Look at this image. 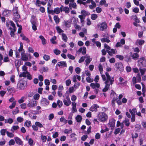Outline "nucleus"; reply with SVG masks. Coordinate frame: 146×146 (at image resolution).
Returning a JSON list of instances; mask_svg holds the SVG:
<instances>
[{
	"mask_svg": "<svg viewBox=\"0 0 146 146\" xmlns=\"http://www.w3.org/2000/svg\"><path fill=\"white\" fill-rule=\"evenodd\" d=\"M27 87V81L24 79L19 80L17 84V89L21 90H25Z\"/></svg>",
	"mask_w": 146,
	"mask_h": 146,
	"instance_id": "f257e3e1",
	"label": "nucleus"
},
{
	"mask_svg": "<svg viewBox=\"0 0 146 146\" xmlns=\"http://www.w3.org/2000/svg\"><path fill=\"white\" fill-rule=\"evenodd\" d=\"M97 117L98 120L100 122H105L108 118L107 114L104 112H100L97 115Z\"/></svg>",
	"mask_w": 146,
	"mask_h": 146,
	"instance_id": "f03ea898",
	"label": "nucleus"
},
{
	"mask_svg": "<svg viewBox=\"0 0 146 146\" xmlns=\"http://www.w3.org/2000/svg\"><path fill=\"white\" fill-rule=\"evenodd\" d=\"M63 7V6L61 5L60 8L57 7L54 8L53 10H50L49 7H48L47 8V12L48 14H51L52 15H54V14H58L61 12V9L62 7Z\"/></svg>",
	"mask_w": 146,
	"mask_h": 146,
	"instance_id": "7ed1b4c3",
	"label": "nucleus"
},
{
	"mask_svg": "<svg viewBox=\"0 0 146 146\" xmlns=\"http://www.w3.org/2000/svg\"><path fill=\"white\" fill-rule=\"evenodd\" d=\"M30 22L32 25V28L33 29L36 31L37 30V19L36 18V17L34 15H32L30 20Z\"/></svg>",
	"mask_w": 146,
	"mask_h": 146,
	"instance_id": "20e7f679",
	"label": "nucleus"
},
{
	"mask_svg": "<svg viewBox=\"0 0 146 146\" xmlns=\"http://www.w3.org/2000/svg\"><path fill=\"white\" fill-rule=\"evenodd\" d=\"M138 63L141 67L146 66V59L144 57L140 58L138 61Z\"/></svg>",
	"mask_w": 146,
	"mask_h": 146,
	"instance_id": "39448f33",
	"label": "nucleus"
},
{
	"mask_svg": "<svg viewBox=\"0 0 146 146\" xmlns=\"http://www.w3.org/2000/svg\"><path fill=\"white\" fill-rule=\"evenodd\" d=\"M40 103L42 106H46L49 104V102L46 98H43L41 100Z\"/></svg>",
	"mask_w": 146,
	"mask_h": 146,
	"instance_id": "423d86ee",
	"label": "nucleus"
},
{
	"mask_svg": "<svg viewBox=\"0 0 146 146\" xmlns=\"http://www.w3.org/2000/svg\"><path fill=\"white\" fill-rule=\"evenodd\" d=\"M115 120L113 118L110 120L109 123H108L109 126L111 127V129L113 130L115 126Z\"/></svg>",
	"mask_w": 146,
	"mask_h": 146,
	"instance_id": "0eeeda50",
	"label": "nucleus"
},
{
	"mask_svg": "<svg viewBox=\"0 0 146 146\" xmlns=\"http://www.w3.org/2000/svg\"><path fill=\"white\" fill-rule=\"evenodd\" d=\"M116 67L121 72H122L124 69L122 64L121 62L117 63L115 64Z\"/></svg>",
	"mask_w": 146,
	"mask_h": 146,
	"instance_id": "6e6552de",
	"label": "nucleus"
},
{
	"mask_svg": "<svg viewBox=\"0 0 146 146\" xmlns=\"http://www.w3.org/2000/svg\"><path fill=\"white\" fill-rule=\"evenodd\" d=\"M58 66L60 67H66L67 64L65 61H60L58 62L56 66V68H57V66Z\"/></svg>",
	"mask_w": 146,
	"mask_h": 146,
	"instance_id": "1a4fd4ad",
	"label": "nucleus"
},
{
	"mask_svg": "<svg viewBox=\"0 0 146 146\" xmlns=\"http://www.w3.org/2000/svg\"><path fill=\"white\" fill-rule=\"evenodd\" d=\"M24 52L25 51L23 52H21V58L19 59L20 61L21 60L24 61H27L28 60V56Z\"/></svg>",
	"mask_w": 146,
	"mask_h": 146,
	"instance_id": "9d476101",
	"label": "nucleus"
},
{
	"mask_svg": "<svg viewBox=\"0 0 146 146\" xmlns=\"http://www.w3.org/2000/svg\"><path fill=\"white\" fill-rule=\"evenodd\" d=\"M99 107V106L97 104H94L90 108L89 110L92 112H96L98 111L97 109Z\"/></svg>",
	"mask_w": 146,
	"mask_h": 146,
	"instance_id": "9b49d317",
	"label": "nucleus"
},
{
	"mask_svg": "<svg viewBox=\"0 0 146 146\" xmlns=\"http://www.w3.org/2000/svg\"><path fill=\"white\" fill-rule=\"evenodd\" d=\"M13 11V14L15 17L17 19H19L20 17V15L18 13L17 8V7H15V8H14Z\"/></svg>",
	"mask_w": 146,
	"mask_h": 146,
	"instance_id": "f8f14e48",
	"label": "nucleus"
},
{
	"mask_svg": "<svg viewBox=\"0 0 146 146\" xmlns=\"http://www.w3.org/2000/svg\"><path fill=\"white\" fill-rule=\"evenodd\" d=\"M15 141L17 144L21 145H23V143L21 139L18 137H15Z\"/></svg>",
	"mask_w": 146,
	"mask_h": 146,
	"instance_id": "ddd939ff",
	"label": "nucleus"
},
{
	"mask_svg": "<svg viewBox=\"0 0 146 146\" xmlns=\"http://www.w3.org/2000/svg\"><path fill=\"white\" fill-rule=\"evenodd\" d=\"M107 27V25L106 22H103L100 24V28L102 31H103L104 29H106Z\"/></svg>",
	"mask_w": 146,
	"mask_h": 146,
	"instance_id": "4468645a",
	"label": "nucleus"
},
{
	"mask_svg": "<svg viewBox=\"0 0 146 146\" xmlns=\"http://www.w3.org/2000/svg\"><path fill=\"white\" fill-rule=\"evenodd\" d=\"M36 102L34 100L31 101V102L29 101L27 105V106L31 108L36 106Z\"/></svg>",
	"mask_w": 146,
	"mask_h": 146,
	"instance_id": "2eb2a0df",
	"label": "nucleus"
},
{
	"mask_svg": "<svg viewBox=\"0 0 146 146\" xmlns=\"http://www.w3.org/2000/svg\"><path fill=\"white\" fill-rule=\"evenodd\" d=\"M90 86L93 89H96V88H99L100 85L99 83H96L95 84L94 83H92L90 84Z\"/></svg>",
	"mask_w": 146,
	"mask_h": 146,
	"instance_id": "dca6fc26",
	"label": "nucleus"
},
{
	"mask_svg": "<svg viewBox=\"0 0 146 146\" xmlns=\"http://www.w3.org/2000/svg\"><path fill=\"white\" fill-rule=\"evenodd\" d=\"M81 13L83 17H85L86 15H90V13L88 11H87L84 10H82L81 11Z\"/></svg>",
	"mask_w": 146,
	"mask_h": 146,
	"instance_id": "f3484780",
	"label": "nucleus"
},
{
	"mask_svg": "<svg viewBox=\"0 0 146 146\" xmlns=\"http://www.w3.org/2000/svg\"><path fill=\"white\" fill-rule=\"evenodd\" d=\"M64 11L66 13H68L69 12V9L67 7H63L61 8V12Z\"/></svg>",
	"mask_w": 146,
	"mask_h": 146,
	"instance_id": "a211bd4d",
	"label": "nucleus"
},
{
	"mask_svg": "<svg viewBox=\"0 0 146 146\" xmlns=\"http://www.w3.org/2000/svg\"><path fill=\"white\" fill-rule=\"evenodd\" d=\"M11 13V11L8 10H5L2 13L3 15L6 16L9 15Z\"/></svg>",
	"mask_w": 146,
	"mask_h": 146,
	"instance_id": "6ab92c4d",
	"label": "nucleus"
},
{
	"mask_svg": "<svg viewBox=\"0 0 146 146\" xmlns=\"http://www.w3.org/2000/svg\"><path fill=\"white\" fill-rule=\"evenodd\" d=\"M133 59L134 60H137L139 57V56L138 54L137 53H134L131 56Z\"/></svg>",
	"mask_w": 146,
	"mask_h": 146,
	"instance_id": "aec40b11",
	"label": "nucleus"
},
{
	"mask_svg": "<svg viewBox=\"0 0 146 146\" xmlns=\"http://www.w3.org/2000/svg\"><path fill=\"white\" fill-rule=\"evenodd\" d=\"M78 17L80 19L81 23H82V25L84 26V19L85 18V17H83V16L81 15H79Z\"/></svg>",
	"mask_w": 146,
	"mask_h": 146,
	"instance_id": "412c9836",
	"label": "nucleus"
},
{
	"mask_svg": "<svg viewBox=\"0 0 146 146\" xmlns=\"http://www.w3.org/2000/svg\"><path fill=\"white\" fill-rule=\"evenodd\" d=\"M129 120L128 119L125 118V120L123 121V123H124L126 126L128 127L130 124V123L129 122Z\"/></svg>",
	"mask_w": 146,
	"mask_h": 146,
	"instance_id": "4be33fe9",
	"label": "nucleus"
},
{
	"mask_svg": "<svg viewBox=\"0 0 146 146\" xmlns=\"http://www.w3.org/2000/svg\"><path fill=\"white\" fill-rule=\"evenodd\" d=\"M62 40L65 42H67L68 39V37L64 33L62 34Z\"/></svg>",
	"mask_w": 146,
	"mask_h": 146,
	"instance_id": "5701e85b",
	"label": "nucleus"
},
{
	"mask_svg": "<svg viewBox=\"0 0 146 146\" xmlns=\"http://www.w3.org/2000/svg\"><path fill=\"white\" fill-rule=\"evenodd\" d=\"M25 125H26L27 127L29 128L31 126V121H30L27 120L24 123Z\"/></svg>",
	"mask_w": 146,
	"mask_h": 146,
	"instance_id": "b1692460",
	"label": "nucleus"
},
{
	"mask_svg": "<svg viewBox=\"0 0 146 146\" xmlns=\"http://www.w3.org/2000/svg\"><path fill=\"white\" fill-rule=\"evenodd\" d=\"M29 72L27 71H26V72H23L22 73H21V74L19 75V76L20 77H26L27 75L28 74L27 72Z\"/></svg>",
	"mask_w": 146,
	"mask_h": 146,
	"instance_id": "393cba45",
	"label": "nucleus"
},
{
	"mask_svg": "<svg viewBox=\"0 0 146 146\" xmlns=\"http://www.w3.org/2000/svg\"><path fill=\"white\" fill-rule=\"evenodd\" d=\"M54 19L56 24H58L60 22V19L57 15H55L54 17Z\"/></svg>",
	"mask_w": 146,
	"mask_h": 146,
	"instance_id": "a878e982",
	"label": "nucleus"
},
{
	"mask_svg": "<svg viewBox=\"0 0 146 146\" xmlns=\"http://www.w3.org/2000/svg\"><path fill=\"white\" fill-rule=\"evenodd\" d=\"M76 121L78 122H80L81 121L82 117L80 115H77L76 117Z\"/></svg>",
	"mask_w": 146,
	"mask_h": 146,
	"instance_id": "bb28decb",
	"label": "nucleus"
},
{
	"mask_svg": "<svg viewBox=\"0 0 146 146\" xmlns=\"http://www.w3.org/2000/svg\"><path fill=\"white\" fill-rule=\"evenodd\" d=\"M90 56H89L85 60L86 66L88 65L92 60V58H90Z\"/></svg>",
	"mask_w": 146,
	"mask_h": 146,
	"instance_id": "cd10ccee",
	"label": "nucleus"
},
{
	"mask_svg": "<svg viewBox=\"0 0 146 146\" xmlns=\"http://www.w3.org/2000/svg\"><path fill=\"white\" fill-rule=\"evenodd\" d=\"M76 3H70L69 4V6L70 8V9H72L71 8V7H73L75 9L76 8Z\"/></svg>",
	"mask_w": 146,
	"mask_h": 146,
	"instance_id": "c85d7f7f",
	"label": "nucleus"
},
{
	"mask_svg": "<svg viewBox=\"0 0 146 146\" xmlns=\"http://www.w3.org/2000/svg\"><path fill=\"white\" fill-rule=\"evenodd\" d=\"M64 23L65 26L67 27H69L71 26V22L70 21H64Z\"/></svg>",
	"mask_w": 146,
	"mask_h": 146,
	"instance_id": "c756f323",
	"label": "nucleus"
},
{
	"mask_svg": "<svg viewBox=\"0 0 146 146\" xmlns=\"http://www.w3.org/2000/svg\"><path fill=\"white\" fill-rule=\"evenodd\" d=\"M56 36H54L52 37L50 39V41L53 44H56V42L55 41V40L56 39Z\"/></svg>",
	"mask_w": 146,
	"mask_h": 146,
	"instance_id": "7c9ffc66",
	"label": "nucleus"
},
{
	"mask_svg": "<svg viewBox=\"0 0 146 146\" xmlns=\"http://www.w3.org/2000/svg\"><path fill=\"white\" fill-rule=\"evenodd\" d=\"M129 111L131 115H135V113L136 112V109L135 108H133L132 110L129 109Z\"/></svg>",
	"mask_w": 146,
	"mask_h": 146,
	"instance_id": "2f4dec72",
	"label": "nucleus"
},
{
	"mask_svg": "<svg viewBox=\"0 0 146 146\" xmlns=\"http://www.w3.org/2000/svg\"><path fill=\"white\" fill-rule=\"evenodd\" d=\"M21 65V61H20L19 59L18 60V61L17 63H16L15 64V65L16 66L17 70H19V68L20 66Z\"/></svg>",
	"mask_w": 146,
	"mask_h": 146,
	"instance_id": "473e14b6",
	"label": "nucleus"
},
{
	"mask_svg": "<svg viewBox=\"0 0 146 146\" xmlns=\"http://www.w3.org/2000/svg\"><path fill=\"white\" fill-rule=\"evenodd\" d=\"M56 29L57 31V32L59 34L64 32V31L60 29L59 26L56 27Z\"/></svg>",
	"mask_w": 146,
	"mask_h": 146,
	"instance_id": "72a5a7b5",
	"label": "nucleus"
},
{
	"mask_svg": "<svg viewBox=\"0 0 146 146\" xmlns=\"http://www.w3.org/2000/svg\"><path fill=\"white\" fill-rule=\"evenodd\" d=\"M98 17L96 14H93L91 15V19L93 20H94L97 18Z\"/></svg>",
	"mask_w": 146,
	"mask_h": 146,
	"instance_id": "f704fd0d",
	"label": "nucleus"
},
{
	"mask_svg": "<svg viewBox=\"0 0 146 146\" xmlns=\"http://www.w3.org/2000/svg\"><path fill=\"white\" fill-rule=\"evenodd\" d=\"M101 40L102 42H106L107 43H109L110 42V40L109 39L104 38H101Z\"/></svg>",
	"mask_w": 146,
	"mask_h": 146,
	"instance_id": "c9c22d12",
	"label": "nucleus"
},
{
	"mask_svg": "<svg viewBox=\"0 0 146 146\" xmlns=\"http://www.w3.org/2000/svg\"><path fill=\"white\" fill-rule=\"evenodd\" d=\"M105 74L107 77L106 80L105 81L106 82V83L107 82H109V80H110V79L111 78L109 74L107 72H106Z\"/></svg>",
	"mask_w": 146,
	"mask_h": 146,
	"instance_id": "e433bc0d",
	"label": "nucleus"
},
{
	"mask_svg": "<svg viewBox=\"0 0 146 146\" xmlns=\"http://www.w3.org/2000/svg\"><path fill=\"white\" fill-rule=\"evenodd\" d=\"M60 121L61 122H63L65 124H66L67 123L68 120H66L63 117H62L60 119Z\"/></svg>",
	"mask_w": 146,
	"mask_h": 146,
	"instance_id": "4c0bfd02",
	"label": "nucleus"
},
{
	"mask_svg": "<svg viewBox=\"0 0 146 146\" xmlns=\"http://www.w3.org/2000/svg\"><path fill=\"white\" fill-rule=\"evenodd\" d=\"M139 71L142 75H143L146 71V69L145 68H139Z\"/></svg>",
	"mask_w": 146,
	"mask_h": 146,
	"instance_id": "58836bf2",
	"label": "nucleus"
},
{
	"mask_svg": "<svg viewBox=\"0 0 146 146\" xmlns=\"http://www.w3.org/2000/svg\"><path fill=\"white\" fill-rule=\"evenodd\" d=\"M57 104L59 108H60L63 105V103L62 101L59 100H57Z\"/></svg>",
	"mask_w": 146,
	"mask_h": 146,
	"instance_id": "ea45409f",
	"label": "nucleus"
},
{
	"mask_svg": "<svg viewBox=\"0 0 146 146\" xmlns=\"http://www.w3.org/2000/svg\"><path fill=\"white\" fill-rule=\"evenodd\" d=\"M15 144V142L14 140L13 139H11L9 142V145H14Z\"/></svg>",
	"mask_w": 146,
	"mask_h": 146,
	"instance_id": "a19ab883",
	"label": "nucleus"
},
{
	"mask_svg": "<svg viewBox=\"0 0 146 146\" xmlns=\"http://www.w3.org/2000/svg\"><path fill=\"white\" fill-rule=\"evenodd\" d=\"M35 124L40 128H42L43 127L42 125L40 122L38 121L35 122Z\"/></svg>",
	"mask_w": 146,
	"mask_h": 146,
	"instance_id": "79ce46f5",
	"label": "nucleus"
},
{
	"mask_svg": "<svg viewBox=\"0 0 146 146\" xmlns=\"http://www.w3.org/2000/svg\"><path fill=\"white\" fill-rule=\"evenodd\" d=\"M6 129H1L0 131L1 135L4 136L5 135V133H6Z\"/></svg>",
	"mask_w": 146,
	"mask_h": 146,
	"instance_id": "37998d69",
	"label": "nucleus"
},
{
	"mask_svg": "<svg viewBox=\"0 0 146 146\" xmlns=\"http://www.w3.org/2000/svg\"><path fill=\"white\" fill-rule=\"evenodd\" d=\"M19 112V110L17 107H16L15 110L13 111V113L14 115H15Z\"/></svg>",
	"mask_w": 146,
	"mask_h": 146,
	"instance_id": "c03bdc74",
	"label": "nucleus"
},
{
	"mask_svg": "<svg viewBox=\"0 0 146 146\" xmlns=\"http://www.w3.org/2000/svg\"><path fill=\"white\" fill-rule=\"evenodd\" d=\"M86 81L89 83H91L93 81V79L92 78H91L90 76H88L86 78Z\"/></svg>",
	"mask_w": 146,
	"mask_h": 146,
	"instance_id": "a18cd8bd",
	"label": "nucleus"
},
{
	"mask_svg": "<svg viewBox=\"0 0 146 146\" xmlns=\"http://www.w3.org/2000/svg\"><path fill=\"white\" fill-rule=\"evenodd\" d=\"M2 139L3 141H0V146H1L4 145L6 142L5 139L3 137H2Z\"/></svg>",
	"mask_w": 146,
	"mask_h": 146,
	"instance_id": "49530a36",
	"label": "nucleus"
},
{
	"mask_svg": "<svg viewBox=\"0 0 146 146\" xmlns=\"http://www.w3.org/2000/svg\"><path fill=\"white\" fill-rule=\"evenodd\" d=\"M88 137V136L87 135H83L81 137V139L82 141H84Z\"/></svg>",
	"mask_w": 146,
	"mask_h": 146,
	"instance_id": "de8ad7c7",
	"label": "nucleus"
},
{
	"mask_svg": "<svg viewBox=\"0 0 146 146\" xmlns=\"http://www.w3.org/2000/svg\"><path fill=\"white\" fill-rule=\"evenodd\" d=\"M43 58L46 61H48L50 59V56L46 54H44L43 57Z\"/></svg>",
	"mask_w": 146,
	"mask_h": 146,
	"instance_id": "09e8293b",
	"label": "nucleus"
},
{
	"mask_svg": "<svg viewBox=\"0 0 146 146\" xmlns=\"http://www.w3.org/2000/svg\"><path fill=\"white\" fill-rule=\"evenodd\" d=\"M6 133L7 134V135L9 137L12 138L14 136V134L11 132H9L8 131H6Z\"/></svg>",
	"mask_w": 146,
	"mask_h": 146,
	"instance_id": "8fccbe9b",
	"label": "nucleus"
},
{
	"mask_svg": "<svg viewBox=\"0 0 146 146\" xmlns=\"http://www.w3.org/2000/svg\"><path fill=\"white\" fill-rule=\"evenodd\" d=\"M40 95L38 94H35L33 96L34 99L35 100H38L40 97Z\"/></svg>",
	"mask_w": 146,
	"mask_h": 146,
	"instance_id": "3c124183",
	"label": "nucleus"
},
{
	"mask_svg": "<svg viewBox=\"0 0 146 146\" xmlns=\"http://www.w3.org/2000/svg\"><path fill=\"white\" fill-rule=\"evenodd\" d=\"M67 56L71 60H73L75 59V57L74 56L70 54H68Z\"/></svg>",
	"mask_w": 146,
	"mask_h": 146,
	"instance_id": "603ef678",
	"label": "nucleus"
},
{
	"mask_svg": "<svg viewBox=\"0 0 146 146\" xmlns=\"http://www.w3.org/2000/svg\"><path fill=\"white\" fill-rule=\"evenodd\" d=\"M54 53L57 55H59L60 53V51L57 49H54Z\"/></svg>",
	"mask_w": 146,
	"mask_h": 146,
	"instance_id": "864d4df0",
	"label": "nucleus"
},
{
	"mask_svg": "<svg viewBox=\"0 0 146 146\" xmlns=\"http://www.w3.org/2000/svg\"><path fill=\"white\" fill-rule=\"evenodd\" d=\"M121 129L119 128H117L115 129V131L114 132V134L116 135L119 133L120 132Z\"/></svg>",
	"mask_w": 146,
	"mask_h": 146,
	"instance_id": "5fc2aeb1",
	"label": "nucleus"
},
{
	"mask_svg": "<svg viewBox=\"0 0 146 146\" xmlns=\"http://www.w3.org/2000/svg\"><path fill=\"white\" fill-rule=\"evenodd\" d=\"M20 47H19V48L18 50L19 52L22 51L23 49V46L22 42H20Z\"/></svg>",
	"mask_w": 146,
	"mask_h": 146,
	"instance_id": "6e6d98bb",
	"label": "nucleus"
},
{
	"mask_svg": "<svg viewBox=\"0 0 146 146\" xmlns=\"http://www.w3.org/2000/svg\"><path fill=\"white\" fill-rule=\"evenodd\" d=\"M116 58H119L120 60H123V59L124 57L123 56L121 55H117L115 56Z\"/></svg>",
	"mask_w": 146,
	"mask_h": 146,
	"instance_id": "4d7b16f0",
	"label": "nucleus"
},
{
	"mask_svg": "<svg viewBox=\"0 0 146 146\" xmlns=\"http://www.w3.org/2000/svg\"><path fill=\"white\" fill-rule=\"evenodd\" d=\"M28 74L27 75L26 77L27 79L29 80H31L32 79V75L30 74L29 72H27Z\"/></svg>",
	"mask_w": 146,
	"mask_h": 146,
	"instance_id": "13d9d810",
	"label": "nucleus"
},
{
	"mask_svg": "<svg viewBox=\"0 0 146 146\" xmlns=\"http://www.w3.org/2000/svg\"><path fill=\"white\" fill-rule=\"evenodd\" d=\"M75 72L77 74H79L81 71V69L80 68L76 67L75 69Z\"/></svg>",
	"mask_w": 146,
	"mask_h": 146,
	"instance_id": "bf43d9fd",
	"label": "nucleus"
},
{
	"mask_svg": "<svg viewBox=\"0 0 146 146\" xmlns=\"http://www.w3.org/2000/svg\"><path fill=\"white\" fill-rule=\"evenodd\" d=\"M54 117V115L53 113L50 114L48 116V119L50 120H52Z\"/></svg>",
	"mask_w": 146,
	"mask_h": 146,
	"instance_id": "052dcab7",
	"label": "nucleus"
},
{
	"mask_svg": "<svg viewBox=\"0 0 146 146\" xmlns=\"http://www.w3.org/2000/svg\"><path fill=\"white\" fill-rule=\"evenodd\" d=\"M134 17H135V18H134L135 22H136L139 23H140V21L137 17V16L135 15Z\"/></svg>",
	"mask_w": 146,
	"mask_h": 146,
	"instance_id": "680f3d73",
	"label": "nucleus"
},
{
	"mask_svg": "<svg viewBox=\"0 0 146 146\" xmlns=\"http://www.w3.org/2000/svg\"><path fill=\"white\" fill-rule=\"evenodd\" d=\"M20 106L22 109H25L26 108L27 104L25 103H23L20 105Z\"/></svg>",
	"mask_w": 146,
	"mask_h": 146,
	"instance_id": "e2e57ef3",
	"label": "nucleus"
},
{
	"mask_svg": "<svg viewBox=\"0 0 146 146\" xmlns=\"http://www.w3.org/2000/svg\"><path fill=\"white\" fill-rule=\"evenodd\" d=\"M85 57V56H82L81 57L78 61L79 63H82L84 61Z\"/></svg>",
	"mask_w": 146,
	"mask_h": 146,
	"instance_id": "0e129e2a",
	"label": "nucleus"
},
{
	"mask_svg": "<svg viewBox=\"0 0 146 146\" xmlns=\"http://www.w3.org/2000/svg\"><path fill=\"white\" fill-rule=\"evenodd\" d=\"M33 141L32 139L31 138H30L28 140V143L29 145L30 146L33 145Z\"/></svg>",
	"mask_w": 146,
	"mask_h": 146,
	"instance_id": "69168bd1",
	"label": "nucleus"
},
{
	"mask_svg": "<svg viewBox=\"0 0 146 146\" xmlns=\"http://www.w3.org/2000/svg\"><path fill=\"white\" fill-rule=\"evenodd\" d=\"M126 69L127 72H129L131 71V69L130 66H127L126 67Z\"/></svg>",
	"mask_w": 146,
	"mask_h": 146,
	"instance_id": "338daca9",
	"label": "nucleus"
},
{
	"mask_svg": "<svg viewBox=\"0 0 146 146\" xmlns=\"http://www.w3.org/2000/svg\"><path fill=\"white\" fill-rule=\"evenodd\" d=\"M23 117H18L17 118V121L20 123L21 122H22L23 121Z\"/></svg>",
	"mask_w": 146,
	"mask_h": 146,
	"instance_id": "774afa93",
	"label": "nucleus"
}]
</instances>
